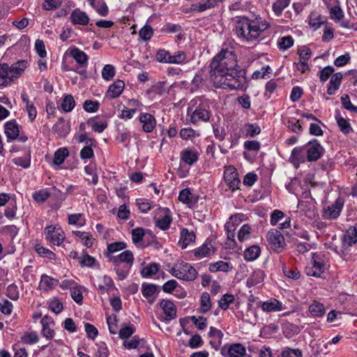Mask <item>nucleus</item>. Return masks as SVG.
Listing matches in <instances>:
<instances>
[{
  "instance_id": "1",
  "label": "nucleus",
  "mask_w": 357,
  "mask_h": 357,
  "mask_svg": "<svg viewBox=\"0 0 357 357\" xmlns=\"http://www.w3.org/2000/svg\"><path fill=\"white\" fill-rule=\"evenodd\" d=\"M226 59L229 61H225V86L229 89L244 91L246 89V78L243 71L235 69L237 66L236 55L232 52L225 50V59Z\"/></svg>"
},
{
  "instance_id": "2",
  "label": "nucleus",
  "mask_w": 357,
  "mask_h": 357,
  "mask_svg": "<svg viewBox=\"0 0 357 357\" xmlns=\"http://www.w3.org/2000/svg\"><path fill=\"white\" fill-rule=\"evenodd\" d=\"M268 28L266 22L251 21L242 18L237 21L236 32L238 36L250 42L257 39L260 34Z\"/></svg>"
},
{
  "instance_id": "3",
  "label": "nucleus",
  "mask_w": 357,
  "mask_h": 357,
  "mask_svg": "<svg viewBox=\"0 0 357 357\" xmlns=\"http://www.w3.org/2000/svg\"><path fill=\"white\" fill-rule=\"evenodd\" d=\"M26 67V60H20L11 66L0 63V87L8 86L15 78H17Z\"/></svg>"
},
{
  "instance_id": "4",
  "label": "nucleus",
  "mask_w": 357,
  "mask_h": 357,
  "mask_svg": "<svg viewBox=\"0 0 357 357\" xmlns=\"http://www.w3.org/2000/svg\"><path fill=\"white\" fill-rule=\"evenodd\" d=\"M223 48L213 58L210 65L208 80L213 86L221 89L223 86Z\"/></svg>"
},
{
  "instance_id": "5",
  "label": "nucleus",
  "mask_w": 357,
  "mask_h": 357,
  "mask_svg": "<svg viewBox=\"0 0 357 357\" xmlns=\"http://www.w3.org/2000/svg\"><path fill=\"white\" fill-rule=\"evenodd\" d=\"M171 274L178 279L191 281L194 280L197 275L195 268L190 264L181 262L175 264L170 271Z\"/></svg>"
},
{
  "instance_id": "6",
  "label": "nucleus",
  "mask_w": 357,
  "mask_h": 357,
  "mask_svg": "<svg viewBox=\"0 0 357 357\" xmlns=\"http://www.w3.org/2000/svg\"><path fill=\"white\" fill-rule=\"evenodd\" d=\"M243 214H235L230 216L225 227L227 231V241L225 242V249H234L236 246V242L234 239V231L236 227L242 222Z\"/></svg>"
},
{
  "instance_id": "7",
  "label": "nucleus",
  "mask_w": 357,
  "mask_h": 357,
  "mask_svg": "<svg viewBox=\"0 0 357 357\" xmlns=\"http://www.w3.org/2000/svg\"><path fill=\"white\" fill-rule=\"evenodd\" d=\"M267 238L272 250L280 252L286 245L283 235L277 229H271L268 232Z\"/></svg>"
},
{
  "instance_id": "8",
  "label": "nucleus",
  "mask_w": 357,
  "mask_h": 357,
  "mask_svg": "<svg viewBox=\"0 0 357 357\" xmlns=\"http://www.w3.org/2000/svg\"><path fill=\"white\" fill-rule=\"evenodd\" d=\"M45 235L47 240L56 245H60L65 238L62 229L52 225L45 228Z\"/></svg>"
},
{
  "instance_id": "9",
  "label": "nucleus",
  "mask_w": 357,
  "mask_h": 357,
  "mask_svg": "<svg viewBox=\"0 0 357 357\" xmlns=\"http://www.w3.org/2000/svg\"><path fill=\"white\" fill-rule=\"evenodd\" d=\"M225 181L227 183L231 191L238 189L240 183L238 174L236 169L233 166L225 167Z\"/></svg>"
},
{
  "instance_id": "10",
  "label": "nucleus",
  "mask_w": 357,
  "mask_h": 357,
  "mask_svg": "<svg viewBox=\"0 0 357 357\" xmlns=\"http://www.w3.org/2000/svg\"><path fill=\"white\" fill-rule=\"evenodd\" d=\"M306 145L309 146L307 150V161H317L321 157L324 149L317 140L314 139L312 142H309Z\"/></svg>"
},
{
  "instance_id": "11",
  "label": "nucleus",
  "mask_w": 357,
  "mask_h": 357,
  "mask_svg": "<svg viewBox=\"0 0 357 357\" xmlns=\"http://www.w3.org/2000/svg\"><path fill=\"white\" fill-rule=\"evenodd\" d=\"M210 337V344L215 349L220 350V353L223 354V347H221L222 333L220 329L215 327H211L208 333Z\"/></svg>"
},
{
  "instance_id": "12",
  "label": "nucleus",
  "mask_w": 357,
  "mask_h": 357,
  "mask_svg": "<svg viewBox=\"0 0 357 357\" xmlns=\"http://www.w3.org/2000/svg\"><path fill=\"white\" fill-rule=\"evenodd\" d=\"M210 119V114L206 106L199 105L192 112L190 116V121L192 123H197L198 121L206 122Z\"/></svg>"
},
{
  "instance_id": "13",
  "label": "nucleus",
  "mask_w": 357,
  "mask_h": 357,
  "mask_svg": "<svg viewBox=\"0 0 357 357\" xmlns=\"http://www.w3.org/2000/svg\"><path fill=\"white\" fill-rule=\"evenodd\" d=\"M109 259L114 264H121V263H124V265H129V266H132L134 261V257L131 251L125 250L118 255L111 256Z\"/></svg>"
},
{
  "instance_id": "14",
  "label": "nucleus",
  "mask_w": 357,
  "mask_h": 357,
  "mask_svg": "<svg viewBox=\"0 0 357 357\" xmlns=\"http://www.w3.org/2000/svg\"><path fill=\"white\" fill-rule=\"evenodd\" d=\"M160 306L165 314L166 321H170L176 317V307L171 301L162 299L160 302Z\"/></svg>"
},
{
  "instance_id": "15",
  "label": "nucleus",
  "mask_w": 357,
  "mask_h": 357,
  "mask_svg": "<svg viewBox=\"0 0 357 357\" xmlns=\"http://www.w3.org/2000/svg\"><path fill=\"white\" fill-rule=\"evenodd\" d=\"M142 123V129L146 132H151L155 128L156 121L154 116L149 113H142L139 118Z\"/></svg>"
},
{
  "instance_id": "16",
  "label": "nucleus",
  "mask_w": 357,
  "mask_h": 357,
  "mask_svg": "<svg viewBox=\"0 0 357 357\" xmlns=\"http://www.w3.org/2000/svg\"><path fill=\"white\" fill-rule=\"evenodd\" d=\"M343 202L341 199H337L335 203L325 210V216L326 218L332 220L336 219L340 215L343 207Z\"/></svg>"
},
{
  "instance_id": "17",
  "label": "nucleus",
  "mask_w": 357,
  "mask_h": 357,
  "mask_svg": "<svg viewBox=\"0 0 357 357\" xmlns=\"http://www.w3.org/2000/svg\"><path fill=\"white\" fill-rule=\"evenodd\" d=\"M161 218L155 220V226L162 230L167 229L172 221L170 212L168 208L160 210Z\"/></svg>"
},
{
  "instance_id": "18",
  "label": "nucleus",
  "mask_w": 357,
  "mask_h": 357,
  "mask_svg": "<svg viewBox=\"0 0 357 357\" xmlns=\"http://www.w3.org/2000/svg\"><path fill=\"white\" fill-rule=\"evenodd\" d=\"M69 54L81 67H86L89 59L88 56L82 50L76 47H73L68 50Z\"/></svg>"
},
{
  "instance_id": "19",
  "label": "nucleus",
  "mask_w": 357,
  "mask_h": 357,
  "mask_svg": "<svg viewBox=\"0 0 357 357\" xmlns=\"http://www.w3.org/2000/svg\"><path fill=\"white\" fill-rule=\"evenodd\" d=\"M5 134L8 138V141L10 139L13 140L19 137V128L15 120H12L6 122L4 125Z\"/></svg>"
},
{
  "instance_id": "20",
  "label": "nucleus",
  "mask_w": 357,
  "mask_h": 357,
  "mask_svg": "<svg viewBox=\"0 0 357 357\" xmlns=\"http://www.w3.org/2000/svg\"><path fill=\"white\" fill-rule=\"evenodd\" d=\"M70 20L74 24L86 25L89 22V17L86 13L78 8L73 11Z\"/></svg>"
},
{
  "instance_id": "21",
  "label": "nucleus",
  "mask_w": 357,
  "mask_h": 357,
  "mask_svg": "<svg viewBox=\"0 0 357 357\" xmlns=\"http://www.w3.org/2000/svg\"><path fill=\"white\" fill-rule=\"evenodd\" d=\"M125 84L122 80L118 79L109 86L107 96L110 98L119 97L123 92Z\"/></svg>"
},
{
  "instance_id": "22",
  "label": "nucleus",
  "mask_w": 357,
  "mask_h": 357,
  "mask_svg": "<svg viewBox=\"0 0 357 357\" xmlns=\"http://www.w3.org/2000/svg\"><path fill=\"white\" fill-rule=\"evenodd\" d=\"M195 234L193 231H189L188 229H183L178 244L182 249H185L190 243L195 241Z\"/></svg>"
},
{
  "instance_id": "23",
  "label": "nucleus",
  "mask_w": 357,
  "mask_h": 357,
  "mask_svg": "<svg viewBox=\"0 0 357 357\" xmlns=\"http://www.w3.org/2000/svg\"><path fill=\"white\" fill-rule=\"evenodd\" d=\"M229 357H243L246 354L245 347L240 343L231 344L227 349Z\"/></svg>"
},
{
  "instance_id": "24",
  "label": "nucleus",
  "mask_w": 357,
  "mask_h": 357,
  "mask_svg": "<svg viewBox=\"0 0 357 357\" xmlns=\"http://www.w3.org/2000/svg\"><path fill=\"white\" fill-rule=\"evenodd\" d=\"M211 244L206 241L202 246L193 251L194 255L197 258L207 257L213 252Z\"/></svg>"
},
{
  "instance_id": "25",
  "label": "nucleus",
  "mask_w": 357,
  "mask_h": 357,
  "mask_svg": "<svg viewBox=\"0 0 357 357\" xmlns=\"http://www.w3.org/2000/svg\"><path fill=\"white\" fill-rule=\"evenodd\" d=\"M261 308L265 312L280 311L282 309V305L277 299H271L264 302Z\"/></svg>"
},
{
  "instance_id": "26",
  "label": "nucleus",
  "mask_w": 357,
  "mask_h": 357,
  "mask_svg": "<svg viewBox=\"0 0 357 357\" xmlns=\"http://www.w3.org/2000/svg\"><path fill=\"white\" fill-rule=\"evenodd\" d=\"M222 0H204L202 2L192 5L193 10L198 12H202L205 10L215 6Z\"/></svg>"
},
{
  "instance_id": "27",
  "label": "nucleus",
  "mask_w": 357,
  "mask_h": 357,
  "mask_svg": "<svg viewBox=\"0 0 357 357\" xmlns=\"http://www.w3.org/2000/svg\"><path fill=\"white\" fill-rule=\"evenodd\" d=\"M261 253V248L258 245H253L247 248L244 252V259L246 261H253L258 258Z\"/></svg>"
},
{
  "instance_id": "28",
  "label": "nucleus",
  "mask_w": 357,
  "mask_h": 357,
  "mask_svg": "<svg viewBox=\"0 0 357 357\" xmlns=\"http://www.w3.org/2000/svg\"><path fill=\"white\" fill-rule=\"evenodd\" d=\"M335 119L337 120V123L340 130L343 133L347 134L352 130V128L349 121L347 119L342 117L340 116V112L337 110L335 112Z\"/></svg>"
},
{
  "instance_id": "29",
  "label": "nucleus",
  "mask_w": 357,
  "mask_h": 357,
  "mask_svg": "<svg viewBox=\"0 0 357 357\" xmlns=\"http://www.w3.org/2000/svg\"><path fill=\"white\" fill-rule=\"evenodd\" d=\"M344 241L351 246L357 242V229L355 227H350L344 235Z\"/></svg>"
},
{
  "instance_id": "30",
  "label": "nucleus",
  "mask_w": 357,
  "mask_h": 357,
  "mask_svg": "<svg viewBox=\"0 0 357 357\" xmlns=\"http://www.w3.org/2000/svg\"><path fill=\"white\" fill-rule=\"evenodd\" d=\"M303 151V147H296L292 150L290 160L294 165H298L300 162L304 161Z\"/></svg>"
},
{
  "instance_id": "31",
  "label": "nucleus",
  "mask_w": 357,
  "mask_h": 357,
  "mask_svg": "<svg viewBox=\"0 0 357 357\" xmlns=\"http://www.w3.org/2000/svg\"><path fill=\"white\" fill-rule=\"evenodd\" d=\"M181 157L182 160L189 165L194 164L198 159L197 153L188 149L181 152Z\"/></svg>"
},
{
  "instance_id": "32",
  "label": "nucleus",
  "mask_w": 357,
  "mask_h": 357,
  "mask_svg": "<svg viewBox=\"0 0 357 357\" xmlns=\"http://www.w3.org/2000/svg\"><path fill=\"white\" fill-rule=\"evenodd\" d=\"M90 5L96 8V11L102 16L107 15L109 13L108 7L105 2L96 0H88Z\"/></svg>"
},
{
  "instance_id": "33",
  "label": "nucleus",
  "mask_w": 357,
  "mask_h": 357,
  "mask_svg": "<svg viewBox=\"0 0 357 357\" xmlns=\"http://www.w3.org/2000/svg\"><path fill=\"white\" fill-rule=\"evenodd\" d=\"M193 195L188 188L182 190L178 195V199L183 203L187 204L190 207H193L195 204V201H192Z\"/></svg>"
},
{
  "instance_id": "34",
  "label": "nucleus",
  "mask_w": 357,
  "mask_h": 357,
  "mask_svg": "<svg viewBox=\"0 0 357 357\" xmlns=\"http://www.w3.org/2000/svg\"><path fill=\"white\" fill-rule=\"evenodd\" d=\"M326 22V18L321 15H315L312 13L309 19V25L314 29H319L322 24Z\"/></svg>"
},
{
  "instance_id": "35",
  "label": "nucleus",
  "mask_w": 357,
  "mask_h": 357,
  "mask_svg": "<svg viewBox=\"0 0 357 357\" xmlns=\"http://www.w3.org/2000/svg\"><path fill=\"white\" fill-rule=\"evenodd\" d=\"M324 264L323 262L314 259L312 268L307 272V275L316 278L320 277L321 273L324 272Z\"/></svg>"
},
{
  "instance_id": "36",
  "label": "nucleus",
  "mask_w": 357,
  "mask_h": 357,
  "mask_svg": "<svg viewBox=\"0 0 357 357\" xmlns=\"http://www.w3.org/2000/svg\"><path fill=\"white\" fill-rule=\"evenodd\" d=\"M68 155L69 151L66 148L59 149L54 153L53 160L54 164L57 165L62 164L64 162L66 158L68 156Z\"/></svg>"
},
{
  "instance_id": "37",
  "label": "nucleus",
  "mask_w": 357,
  "mask_h": 357,
  "mask_svg": "<svg viewBox=\"0 0 357 357\" xmlns=\"http://www.w3.org/2000/svg\"><path fill=\"white\" fill-rule=\"evenodd\" d=\"M290 0H275L273 3V10L277 16H280L284 9H285L289 4Z\"/></svg>"
},
{
  "instance_id": "38",
  "label": "nucleus",
  "mask_w": 357,
  "mask_h": 357,
  "mask_svg": "<svg viewBox=\"0 0 357 357\" xmlns=\"http://www.w3.org/2000/svg\"><path fill=\"white\" fill-rule=\"evenodd\" d=\"M114 271L118 275V278L121 280H123L126 279L128 275L129 271L131 266L129 265H123L121 264H114Z\"/></svg>"
},
{
  "instance_id": "39",
  "label": "nucleus",
  "mask_w": 357,
  "mask_h": 357,
  "mask_svg": "<svg viewBox=\"0 0 357 357\" xmlns=\"http://www.w3.org/2000/svg\"><path fill=\"white\" fill-rule=\"evenodd\" d=\"M157 289V286L153 284L143 283L142 285V293L146 298L153 296L156 293Z\"/></svg>"
},
{
  "instance_id": "40",
  "label": "nucleus",
  "mask_w": 357,
  "mask_h": 357,
  "mask_svg": "<svg viewBox=\"0 0 357 357\" xmlns=\"http://www.w3.org/2000/svg\"><path fill=\"white\" fill-rule=\"evenodd\" d=\"M75 105L74 98L71 95H66L63 99L61 107L63 111L69 112L73 109Z\"/></svg>"
},
{
  "instance_id": "41",
  "label": "nucleus",
  "mask_w": 357,
  "mask_h": 357,
  "mask_svg": "<svg viewBox=\"0 0 357 357\" xmlns=\"http://www.w3.org/2000/svg\"><path fill=\"white\" fill-rule=\"evenodd\" d=\"M159 269L158 264L156 263H152L142 268L141 274L143 278L151 277L155 275Z\"/></svg>"
},
{
  "instance_id": "42",
  "label": "nucleus",
  "mask_w": 357,
  "mask_h": 357,
  "mask_svg": "<svg viewBox=\"0 0 357 357\" xmlns=\"http://www.w3.org/2000/svg\"><path fill=\"white\" fill-rule=\"evenodd\" d=\"M309 311L314 317H321L325 313V308L323 304L315 302L310 305Z\"/></svg>"
},
{
  "instance_id": "43",
  "label": "nucleus",
  "mask_w": 357,
  "mask_h": 357,
  "mask_svg": "<svg viewBox=\"0 0 357 357\" xmlns=\"http://www.w3.org/2000/svg\"><path fill=\"white\" fill-rule=\"evenodd\" d=\"M211 299L208 293L204 292L201 296V307L199 309L200 312L205 313L211 308Z\"/></svg>"
},
{
  "instance_id": "44",
  "label": "nucleus",
  "mask_w": 357,
  "mask_h": 357,
  "mask_svg": "<svg viewBox=\"0 0 357 357\" xmlns=\"http://www.w3.org/2000/svg\"><path fill=\"white\" fill-rule=\"evenodd\" d=\"M153 34V30L150 25L145 24L139 31L140 38L144 41L149 40Z\"/></svg>"
},
{
  "instance_id": "45",
  "label": "nucleus",
  "mask_w": 357,
  "mask_h": 357,
  "mask_svg": "<svg viewBox=\"0 0 357 357\" xmlns=\"http://www.w3.org/2000/svg\"><path fill=\"white\" fill-rule=\"evenodd\" d=\"M115 75L114 67L111 64L105 65L102 70V77L105 80L109 81Z\"/></svg>"
},
{
  "instance_id": "46",
  "label": "nucleus",
  "mask_w": 357,
  "mask_h": 357,
  "mask_svg": "<svg viewBox=\"0 0 357 357\" xmlns=\"http://www.w3.org/2000/svg\"><path fill=\"white\" fill-rule=\"evenodd\" d=\"M58 282V280L52 278L48 275H43L41 276L40 284H42L43 287H45L46 289H50L54 288L57 284Z\"/></svg>"
},
{
  "instance_id": "47",
  "label": "nucleus",
  "mask_w": 357,
  "mask_h": 357,
  "mask_svg": "<svg viewBox=\"0 0 357 357\" xmlns=\"http://www.w3.org/2000/svg\"><path fill=\"white\" fill-rule=\"evenodd\" d=\"M330 15L332 20L335 22H340L344 17V13L339 6H335L330 8Z\"/></svg>"
},
{
  "instance_id": "48",
  "label": "nucleus",
  "mask_w": 357,
  "mask_h": 357,
  "mask_svg": "<svg viewBox=\"0 0 357 357\" xmlns=\"http://www.w3.org/2000/svg\"><path fill=\"white\" fill-rule=\"evenodd\" d=\"M294 45V39L291 36L282 37L278 41V46L280 49L287 50Z\"/></svg>"
},
{
  "instance_id": "49",
  "label": "nucleus",
  "mask_w": 357,
  "mask_h": 357,
  "mask_svg": "<svg viewBox=\"0 0 357 357\" xmlns=\"http://www.w3.org/2000/svg\"><path fill=\"white\" fill-rule=\"evenodd\" d=\"M62 3V0H45L43 8L45 10H52L59 8Z\"/></svg>"
},
{
  "instance_id": "50",
  "label": "nucleus",
  "mask_w": 357,
  "mask_h": 357,
  "mask_svg": "<svg viewBox=\"0 0 357 357\" xmlns=\"http://www.w3.org/2000/svg\"><path fill=\"white\" fill-rule=\"evenodd\" d=\"M206 82V79L204 77V71H199L194 77L192 83L196 88V89L201 88L204 83Z\"/></svg>"
},
{
  "instance_id": "51",
  "label": "nucleus",
  "mask_w": 357,
  "mask_h": 357,
  "mask_svg": "<svg viewBox=\"0 0 357 357\" xmlns=\"http://www.w3.org/2000/svg\"><path fill=\"white\" fill-rule=\"evenodd\" d=\"M251 228L249 225L245 224L243 225L238 234V238L240 241L243 242V241L248 239L250 237Z\"/></svg>"
},
{
  "instance_id": "52",
  "label": "nucleus",
  "mask_w": 357,
  "mask_h": 357,
  "mask_svg": "<svg viewBox=\"0 0 357 357\" xmlns=\"http://www.w3.org/2000/svg\"><path fill=\"white\" fill-rule=\"evenodd\" d=\"M144 236V230L142 227H137L132 230V240L134 243L141 242Z\"/></svg>"
},
{
  "instance_id": "53",
  "label": "nucleus",
  "mask_w": 357,
  "mask_h": 357,
  "mask_svg": "<svg viewBox=\"0 0 357 357\" xmlns=\"http://www.w3.org/2000/svg\"><path fill=\"white\" fill-rule=\"evenodd\" d=\"M126 248V244L122 241H118L110 243L107 245V251L109 254L114 253L122 250Z\"/></svg>"
},
{
  "instance_id": "54",
  "label": "nucleus",
  "mask_w": 357,
  "mask_h": 357,
  "mask_svg": "<svg viewBox=\"0 0 357 357\" xmlns=\"http://www.w3.org/2000/svg\"><path fill=\"white\" fill-rule=\"evenodd\" d=\"M83 108L87 112H95L98 111L99 108V102L98 101L87 100L84 102Z\"/></svg>"
},
{
  "instance_id": "55",
  "label": "nucleus",
  "mask_w": 357,
  "mask_h": 357,
  "mask_svg": "<svg viewBox=\"0 0 357 357\" xmlns=\"http://www.w3.org/2000/svg\"><path fill=\"white\" fill-rule=\"evenodd\" d=\"M50 196V192L47 190H40L33 195V199L38 202H43Z\"/></svg>"
},
{
  "instance_id": "56",
  "label": "nucleus",
  "mask_w": 357,
  "mask_h": 357,
  "mask_svg": "<svg viewBox=\"0 0 357 357\" xmlns=\"http://www.w3.org/2000/svg\"><path fill=\"white\" fill-rule=\"evenodd\" d=\"M151 91L155 93L162 96L167 93V90L166 89V82H159L155 85H153L151 88Z\"/></svg>"
},
{
  "instance_id": "57",
  "label": "nucleus",
  "mask_w": 357,
  "mask_h": 357,
  "mask_svg": "<svg viewBox=\"0 0 357 357\" xmlns=\"http://www.w3.org/2000/svg\"><path fill=\"white\" fill-rule=\"evenodd\" d=\"M156 59L159 62L170 63L171 54L168 51L160 50L156 54Z\"/></svg>"
},
{
  "instance_id": "58",
  "label": "nucleus",
  "mask_w": 357,
  "mask_h": 357,
  "mask_svg": "<svg viewBox=\"0 0 357 357\" xmlns=\"http://www.w3.org/2000/svg\"><path fill=\"white\" fill-rule=\"evenodd\" d=\"M75 234L84 241L85 246H86L87 248L91 247L93 244V238L92 236H90L88 233L77 231H75Z\"/></svg>"
},
{
  "instance_id": "59",
  "label": "nucleus",
  "mask_w": 357,
  "mask_h": 357,
  "mask_svg": "<svg viewBox=\"0 0 357 357\" xmlns=\"http://www.w3.org/2000/svg\"><path fill=\"white\" fill-rule=\"evenodd\" d=\"M135 331V328L133 325L122 328L119 331V337L121 339H126L131 336Z\"/></svg>"
},
{
  "instance_id": "60",
  "label": "nucleus",
  "mask_w": 357,
  "mask_h": 357,
  "mask_svg": "<svg viewBox=\"0 0 357 357\" xmlns=\"http://www.w3.org/2000/svg\"><path fill=\"white\" fill-rule=\"evenodd\" d=\"M96 262V259L87 254L83 255V257L80 258L79 260V264L82 266L93 267Z\"/></svg>"
},
{
  "instance_id": "61",
  "label": "nucleus",
  "mask_w": 357,
  "mask_h": 357,
  "mask_svg": "<svg viewBox=\"0 0 357 357\" xmlns=\"http://www.w3.org/2000/svg\"><path fill=\"white\" fill-rule=\"evenodd\" d=\"M341 102L343 107L347 109L357 113V107L352 105L348 95H344L341 97Z\"/></svg>"
},
{
  "instance_id": "62",
  "label": "nucleus",
  "mask_w": 357,
  "mask_h": 357,
  "mask_svg": "<svg viewBox=\"0 0 357 357\" xmlns=\"http://www.w3.org/2000/svg\"><path fill=\"white\" fill-rule=\"evenodd\" d=\"M35 49L40 57L44 58L46 56L47 53L45 50V46L44 42L42 40H36L35 43Z\"/></svg>"
},
{
  "instance_id": "63",
  "label": "nucleus",
  "mask_w": 357,
  "mask_h": 357,
  "mask_svg": "<svg viewBox=\"0 0 357 357\" xmlns=\"http://www.w3.org/2000/svg\"><path fill=\"white\" fill-rule=\"evenodd\" d=\"M72 298L78 304L82 303L83 296L80 289L77 287H72L70 289Z\"/></svg>"
},
{
  "instance_id": "64",
  "label": "nucleus",
  "mask_w": 357,
  "mask_h": 357,
  "mask_svg": "<svg viewBox=\"0 0 357 357\" xmlns=\"http://www.w3.org/2000/svg\"><path fill=\"white\" fill-rule=\"evenodd\" d=\"M282 357H302V352L298 349H287L281 354Z\"/></svg>"
}]
</instances>
